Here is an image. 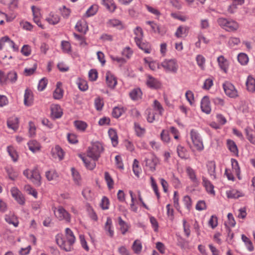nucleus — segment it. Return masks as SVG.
I'll return each instance as SVG.
<instances>
[{
	"label": "nucleus",
	"mask_w": 255,
	"mask_h": 255,
	"mask_svg": "<svg viewBox=\"0 0 255 255\" xmlns=\"http://www.w3.org/2000/svg\"><path fill=\"white\" fill-rule=\"evenodd\" d=\"M66 241L63 240L60 236L56 237V242L59 246L65 251H70L71 247L75 242V237L73 232L69 228L65 229Z\"/></svg>",
	"instance_id": "nucleus-1"
},
{
	"label": "nucleus",
	"mask_w": 255,
	"mask_h": 255,
	"mask_svg": "<svg viewBox=\"0 0 255 255\" xmlns=\"http://www.w3.org/2000/svg\"><path fill=\"white\" fill-rule=\"evenodd\" d=\"M160 65L166 73L176 74L179 69V65L176 59H165Z\"/></svg>",
	"instance_id": "nucleus-2"
},
{
	"label": "nucleus",
	"mask_w": 255,
	"mask_h": 255,
	"mask_svg": "<svg viewBox=\"0 0 255 255\" xmlns=\"http://www.w3.org/2000/svg\"><path fill=\"white\" fill-rule=\"evenodd\" d=\"M104 148L101 143L95 142L89 147L87 155L94 160H97L103 151Z\"/></svg>",
	"instance_id": "nucleus-3"
},
{
	"label": "nucleus",
	"mask_w": 255,
	"mask_h": 255,
	"mask_svg": "<svg viewBox=\"0 0 255 255\" xmlns=\"http://www.w3.org/2000/svg\"><path fill=\"white\" fill-rule=\"evenodd\" d=\"M217 21L220 26L229 32L235 31L239 27V24L235 20L221 17L218 19Z\"/></svg>",
	"instance_id": "nucleus-4"
},
{
	"label": "nucleus",
	"mask_w": 255,
	"mask_h": 255,
	"mask_svg": "<svg viewBox=\"0 0 255 255\" xmlns=\"http://www.w3.org/2000/svg\"><path fill=\"white\" fill-rule=\"evenodd\" d=\"M190 136L192 142L198 151H201L204 149L203 139L200 134L195 129L190 130Z\"/></svg>",
	"instance_id": "nucleus-5"
},
{
	"label": "nucleus",
	"mask_w": 255,
	"mask_h": 255,
	"mask_svg": "<svg viewBox=\"0 0 255 255\" xmlns=\"http://www.w3.org/2000/svg\"><path fill=\"white\" fill-rule=\"evenodd\" d=\"M17 80V73L14 71H10L6 74L2 71H0V84H6L7 83L14 84Z\"/></svg>",
	"instance_id": "nucleus-6"
},
{
	"label": "nucleus",
	"mask_w": 255,
	"mask_h": 255,
	"mask_svg": "<svg viewBox=\"0 0 255 255\" xmlns=\"http://www.w3.org/2000/svg\"><path fill=\"white\" fill-rule=\"evenodd\" d=\"M159 163V158L154 154L148 155L143 161L146 169L151 172H154L156 170V166Z\"/></svg>",
	"instance_id": "nucleus-7"
},
{
	"label": "nucleus",
	"mask_w": 255,
	"mask_h": 255,
	"mask_svg": "<svg viewBox=\"0 0 255 255\" xmlns=\"http://www.w3.org/2000/svg\"><path fill=\"white\" fill-rule=\"evenodd\" d=\"M23 174L36 186H39L41 185V176L37 169L31 171L28 169L25 170L23 171Z\"/></svg>",
	"instance_id": "nucleus-8"
},
{
	"label": "nucleus",
	"mask_w": 255,
	"mask_h": 255,
	"mask_svg": "<svg viewBox=\"0 0 255 255\" xmlns=\"http://www.w3.org/2000/svg\"><path fill=\"white\" fill-rule=\"evenodd\" d=\"M54 212L55 216L60 221H65L69 223L71 221L70 214L62 206L55 208Z\"/></svg>",
	"instance_id": "nucleus-9"
},
{
	"label": "nucleus",
	"mask_w": 255,
	"mask_h": 255,
	"mask_svg": "<svg viewBox=\"0 0 255 255\" xmlns=\"http://www.w3.org/2000/svg\"><path fill=\"white\" fill-rule=\"evenodd\" d=\"M225 94L231 98H236L238 97V92L235 86L229 82H226L223 85Z\"/></svg>",
	"instance_id": "nucleus-10"
},
{
	"label": "nucleus",
	"mask_w": 255,
	"mask_h": 255,
	"mask_svg": "<svg viewBox=\"0 0 255 255\" xmlns=\"http://www.w3.org/2000/svg\"><path fill=\"white\" fill-rule=\"evenodd\" d=\"M10 193L12 197L19 204L23 205L25 204L24 197L17 188L12 187L10 189Z\"/></svg>",
	"instance_id": "nucleus-11"
},
{
	"label": "nucleus",
	"mask_w": 255,
	"mask_h": 255,
	"mask_svg": "<svg viewBox=\"0 0 255 255\" xmlns=\"http://www.w3.org/2000/svg\"><path fill=\"white\" fill-rule=\"evenodd\" d=\"M107 86L111 89H115L117 84V80L115 75L110 71H108L105 75Z\"/></svg>",
	"instance_id": "nucleus-12"
},
{
	"label": "nucleus",
	"mask_w": 255,
	"mask_h": 255,
	"mask_svg": "<svg viewBox=\"0 0 255 255\" xmlns=\"http://www.w3.org/2000/svg\"><path fill=\"white\" fill-rule=\"evenodd\" d=\"M201 109L203 112L206 114H209L211 112V107L209 98L207 96H204L201 101Z\"/></svg>",
	"instance_id": "nucleus-13"
},
{
	"label": "nucleus",
	"mask_w": 255,
	"mask_h": 255,
	"mask_svg": "<svg viewBox=\"0 0 255 255\" xmlns=\"http://www.w3.org/2000/svg\"><path fill=\"white\" fill-rule=\"evenodd\" d=\"M146 83L147 86L151 89H158L161 86L159 81L149 75L147 76Z\"/></svg>",
	"instance_id": "nucleus-14"
},
{
	"label": "nucleus",
	"mask_w": 255,
	"mask_h": 255,
	"mask_svg": "<svg viewBox=\"0 0 255 255\" xmlns=\"http://www.w3.org/2000/svg\"><path fill=\"white\" fill-rule=\"evenodd\" d=\"M186 172L189 179L195 186H198L200 183V181L198 179L195 171L190 167L186 168Z\"/></svg>",
	"instance_id": "nucleus-15"
},
{
	"label": "nucleus",
	"mask_w": 255,
	"mask_h": 255,
	"mask_svg": "<svg viewBox=\"0 0 255 255\" xmlns=\"http://www.w3.org/2000/svg\"><path fill=\"white\" fill-rule=\"evenodd\" d=\"M7 126L9 128L14 131L18 129L19 127V119L16 117H12L8 119Z\"/></svg>",
	"instance_id": "nucleus-16"
},
{
	"label": "nucleus",
	"mask_w": 255,
	"mask_h": 255,
	"mask_svg": "<svg viewBox=\"0 0 255 255\" xmlns=\"http://www.w3.org/2000/svg\"><path fill=\"white\" fill-rule=\"evenodd\" d=\"M104 230L106 232V234L110 237H113L114 235V227L113 226V222L110 217H108L106 222L104 226Z\"/></svg>",
	"instance_id": "nucleus-17"
},
{
	"label": "nucleus",
	"mask_w": 255,
	"mask_h": 255,
	"mask_svg": "<svg viewBox=\"0 0 255 255\" xmlns=\"http://www.w3.org/2000/svg\"><path fill=\"white\" fill-rule=\"evenodd\" d=\"M218 65L225 73H227L229 68V61L223 56L221 55L217 58Z\"/></svg>",
	"instance_id": "nucleus-18"
},
{
	"label": "nucleus",
	"mask_w": 255,
	"mask_h": 255,
	"mask_svg": "<svg viewBox=\"0 0 255 255\" xmlns=\"http://www.w3.org/2000/svg\"><path fill=\"white\" fill-rule=\"evenodd\" d=\"M51 111L52 117L55 119L60 118L63 114L62 109L59 105L57 104L51 105Z\"/></svg>",
	"instance_id": "nucleus-19"
},
{
	"label": "nucleus",
	"mask_w": 255,
	"mask_h": 255,
	"mask_svg": "<svg viewBox=\"0 0 255 255\" xmlns=\"http://www.w3.org/2000/svg\"><path fill=\"white\" fill-rule=\"evenodd\" d=\"M207 167L208 173L210 175L211 179H215L216 178V175L215 172V162L213 161H208L207 164Z\"/></svg>",
	"instance_id": "nucleus-20"
},
{
	"label": "nucleus",
	"mask_w": 255,
	"mask_h": 255,
	"mask_svg": "<svg viewBox=\"0 0 255 255\" xmlns=\"http://www.w3.org/2000/svg\"><path fill=\"white\" fill-rule=\"evenodd\" d=\"M226 194L228 198L233 199H237L244 196L242 192L236 189L227 190Z\"/></svg>",
	"instance_id": "nucleus-21"
},
{
	"label": "nucleus",
	"mask_w": 255,
	"mask_h": 255,
	"mask_svg": "<svg viewBox=\"0 0 255 255\" xmlns=\"http://www.w3.org/2000/svg\"><path fill=\"white\" fill-rule=\"evenodd\" d=\"M227 146L228 149L234 155L238 156L239 153L238 149L236 143L231 139L227 140Z\"/></svg>",
	"instance_id": "nucleus-22"
},
{
	"label": "nucleus",
	"mask_w": 255,
	"mask_h": 255,
	"mask_svg": "<svg viewBox=\"0 0 255 255\" xmlns=\"http://www.w3.org/2000/svg\"><path fill=\"white\" fill-rule=\"evenodd\" d=\"M29 149L33 153H36L40 150V143L35 140H31L27 142Z\"/></svg>",
	"instance_id": "nucleus-23"
},
{
	"label": "nucleus",
	"mask_w": 255,
	"mask_h": 255,
	"mask_svg": "<svg viewBox=\"0 0 255 255\" xmlns=\"http://www.w3.org/2000/svg\"><path fill=\"white\" fill-rule=\"evenodd\" d=\"M60 20V17L58 14L51 12L46 18V20L52 25L57 24Z\"/></svg>",
	"instance_id": "nucleus-24"
},
{
	"label": "nucleus",
	"mask_w": 255,
	"mask_h": 255,
	"mask_svg": "<svg viewBox=\"0 0 255 255\" xmlns=\"http://www.w3.org/2000/svg\"><path fill=\"white\" fill-rule=\"evenodd\" d=\"M5 220L7 223L13 225L15 227H17L19 224L17 217L12 213L5 215Z\"/></svg>",
	"instance_id": "nucleus-25"
},
{
	"label": "nucleus",
	"mask_w": 255,
	"mask_h": 255,
	"mask_svg": "<svg viewBox=\"0 0 255 255\" xmlns=\"http://www.w3.org/2000/svg\"><path fill=\"white\" fill-rule=\"evenodd\" d=\"M71 171L73 180L75 184L78 186H81L82 179L78 171L76 170L74 167L71 168Z\"/></svg>",
	"instance_id": "nucleus-26"
},
{
	"label": "nucleus",
	"mask_w": 255,
	"mask_h": 255,
	"mask_svg": "<svg viewBox=\"0 0 255 255\" xmlns=\"http://www.w3.org/2000/svg\"><path fill=\"white\" fill-rule=\"evenodd\" d=\"M246 86L249 91L251 92L255 91V79L253 76H249L248 77L246 81Z\"/></svg>",
	"instance_id": "nucleus-27"
},
{
	"label": "nucleus",
	"mask_w": 255,
	"mask_h": 255,
	"mask_svg": "<svg viewBox=\"0 0 255 255\" xmlns=\"http://www.w3.org/2000/svg\"><path fill=\"white\" fill-rule=\"evenodd\" d=\"M203 185L205 187L207 191L210 193L214 194V186L211 182L204 176L202 177Z\"/></svg>",
	"instance_id": "nucleus-28"
},
{
	"label": "nucleus",
	"mask_w": 255,
	"mask_h": 255,
	"mask_svg": "<svg viewBox=\"0 0 255 255\" xmlns=\"http://www.w3.org/2000/svg\"><path fill=\"white\" fill-rule=\"evenodd\" d=\"M108 133L113 145L114 147L116 146L118 144V137L116 130L110 128L109 130Z\"/></svg>",
	"instance_id": "nucleus-29"
},
{
	"label": "nucleus",
	"mask_w": 255,
	"mask_h": 255,
	"mask_svg": "<svg viewBox=\"0 0 255 255\" xmlns=\"http://www.w3.org/2000/svg\"><path fill=\"white\" fill-rule=\"evenodd\" d=\"M134 34L135 35L134 39L135 43H139L140 41H142L143 34L141 27L137 26L134 29Z\"/></svg>",
	"instance_id": "nucleus-30"
},
{
	"label": "nucleus",
	"mask_w": 255,
	"mask_h": 255,
	"mask_svg": "<svg viewBox=\"0 0 255 255\" xmlns=\"http://www.w3.org/2000/svg\"><path fill=\"white\" fill-rule=\"evenodd\" d=\"M188 29V27L187 26H179L175 33V36L177 38H181L183 36H186Z\"/></svg>",
	"instance_id": "nucleus-31"
},
{
	"label": "nucleus",
	"mask_w": 255,
	"mask_h": 255,
	"mask_svg": "<svg viewBox=\"0 0 255 255\" xmlns=\"http://www.w3.org/2000/svg\"><path fill=\"white\" fill-rule=\"evenodd\" d=\"M134 129L136 135L140 137L144 136L146 131L145 128L141 127L137 123L134 124Z\"/></svg>",
	"instance_id": "nucleus-32"
},
{
	"label": "nucleus",
	"mask_w": 255,
	"mask_h": 255,
	"mask_svg": "<svg viewBox=\"0 0 255 255\" xmlns=\"http://www.w3.org/2000/svg\"><path fill=\"white\" fill-rule=\"evenodd\" d=\"M75 28L80 32L85 33L88 30V26L85 21L80 20L77 22Z\"/></svg>",
	"instance_id": "nucleus-33"
},
{
	"label": "nucleus",
	"mask_w": 255,
	"mask_h": 255,
	"mask_svg": "<svg viewBox=\"0 0 255 255\" xmlns=\"http://www.w3.org/2000/svg\"><path fill=\"white\" fill-rule=\"evenodd\" d=\"M129 96L132 100L137 101L141 99L142 92L139 88L134 89L130 92Z\"/></svg>",
	"instance_id": "nucleus-34"
},
{
	"label": "nucleus",
	"mask_w": 255,
	"mask_h": 255,
	"mask_svg": "<svg viewBox=\"0 0 255 255\" xmlns=\"http://www.w3.org/2000/svg\"><path fill=\"white\" fill-rule=\"evenodd\" d=\"M33 101L31 92L28 89L25 90L24 96V102L26 106H31Z\"/></svg>",
	"instance_id": "nucleus-35"
},
{
	"label": "nucleus",
	"mask_w": 255,
	"mask_h": 255,
	"mask_svg": "<svg viewBox=\"0 0 255 255\" xmlns=\"http://www.w3.org/2000/svg\"><path fill=\"white\" fill-rule=\"evenodd\" d=\"M45 177L48 181L56 180L58 177V174L54 170H50L45 172Z\"/></svg>",
	"instance_id": "nucleus-36"
},
{
	"label": "nucleus",
	"mask_w": 255,
	"mask_h": 255,
	"mask_svg": "<svg viewBox=\"0 0 255 255\" xmlns=\"http://www.w3.org/2000/svg\"><path fill=\"white\" fill-rule=\"evenodd\" d=\"M81 157L87 168L92 170L96 167L95 161L93 159L90 160L87 157L81 156Z\"/></svg>",
	"instance_id": "nucleus-37"
},
{
	"label": "nucleus",
	"mask_w": 255,
	"mask_h": 255,
	"mask_svg": "<svg viewBox=\"0 0 255 255\" xmlns=\"http://www.w3.org/2000/svg\"><path fill=\"white\" fill-rule=\"evenodd\" d=\"M7 151L13 161L15 162L17 160L18 155L16 150L13 146H8L7 147Z\"/></svg>",
	"instance_id": "nucleus-38"
},
{
	"label": "nucleus",
	"mask_w": 255,
	"mask_h": 255,
	"mask_svg": "<svg viewBox=\"0 0 255 255\" xmlns=\"http://www.w3.org/2000/svg\"><path fill=\"white\" fill-rule=\"evenodd\" d=\"M247 139L253 144L255 145V136L253 133V129L247 127L245 129Z\"/></svg>",
	"instance_id": "nucleus-39"
},
{
	"label": "nucleus",
	"mask_w": 255,
	"mask_h": 255,
	"mask_svg": "<svg viewBox=\"0 0 255 255\" xmlns=\"http://www.w3.org/2000/svg\"><path fill=\"white\" fill-rule=\"evenodd\" d=\"M52 153L55 157L57 156L59 160H62L64 157V151L59 145L55 146L53 149Z\"/></svg>",
	"instance_id": "nucleus-40"
},
{
	"label": "nucleus",
	"mask_w": 255,
	"mask_h": 255,
	"mask_svg": "<svg viewBox=\"0 0 255 255\" xmlns=\"http://www.w3.org/2000/svg\"><path fill=\"white\" fill-rule=\"evenodd\" d=\"M137 46L146 53H150L151 51L150 45L148 43L142 42V41L136 43Z\"/></svg>",
	"instance_id": "nucleus-41"
},
{
	"label": "nucleus",
	"mask_w": 255,
	"mask_h": 255,
	"mask_svg": "<svg viewBox=\"0 0 255 255\" xmlns=\"http://www.w3.org/2000/svg\"><path fill=\"white\" fill-rule=\"evenodd\" d=\"M74 125L76 129L81 131H85L88 127L87 123L82 121H75Z\"/></svg>",
	"instance_id": "nucleus-42"
},
{
	"label": "nucleus",
	"mask_w": 255,
	"mask_h": 255,
	"mask_svg": "<svg viewBox=\"0 0 255 255\" xmlns=\"http://www.w3.org/2000/svg\"><path fill=\"white\" fill-rule=\"evenodd\" d=\"M102 4L110 11H114L116 8V6L113 0H102Z\"/></svg>",
	"instance_id": "nucleus-43"
},
{
	"label": "nucleus",
	"mask_w": 255,
	"mask_h": 255,
	"mask_svg": "<svg viewBox=\"0 0 255 255\" xmlns=\"http://www.w3.org/2000/svg\"><path fill=\"white\" fill-rule=\"evenodd\" d=\"M142 248L141 242L138 240H136L133 243L132 249L134 253L136 254L140 253Z\"/></svg>",
	"instance_id": "nucleus-44"
},
{
	"label": "nucleus",
	"mask_w": 255,
	"mask_h": 255,
	"mask_svg": "<svg viewBox=\"0 0 255 255\" xmlns=\"http://www.w3.org/2000/svg\"><path fill=\"white\" fill-rule=\"evenodd\" d=\"M177 152L178 156L181 158H187L188 153L186 149L183 146L179 145L177 147Z\"/></svg>",
	"instance_id": "nucleus-45"
},
{
	"label": "nucleus",
	"mask_w": 255,
	"mask_h": 255,
	"mask_svg": "<svg viewBox=\"0 0 255 255\" xmlns=\"http://www.w3.org/2000/svg\"><path fill=\"white\" fill-rule=\"evenodd\" d=\"M79 89L82 91H86L88 88L87 82L86 80L81 78H78L76 82Z\"/></svg>",
	"instance_id": "nucleus-46"
},
{
	"label": "nucleus",
	"mask_w": 255,
	"mask_h": 255,
	"mask_svg": "<svg viewBox=\"0 0 255 255\" xmlns=\"http://www.w3.org/2000/svg\"><path fill=\"white\" fill-rule=\"evenodd\" d=\"M153 108L155 111H156L159 115H162L164 109L159 101L156 100H154L153 104Z\"/></svg>",
	"instance_id": "nucleus-47"
},
{
	"label": "nucleus",
	"mask_w": 255,
	"mask_h": 255,
	"mask_svg": "<svg viewBox=\"0 0 255 255\" xmlns=\"http://www.w3.org/2000/svg\"><path fill=\"white\" fill-rule=\"evenodd\" d=\"M144 61L146 63L148 64L149 67L152 70H155L156 68L160 69L161 66L160 64L156 63L155 61H151L147 58H144Z\"/></svg>",
	"instance_id": "nucleus-48"
},
{
	"label": "nucleus",
	"mask_w": 255,
	"mask_h": 255,
	"mask_svg": "<svg viewBox=\"0 0 255 255\" xmlns=\"http://www.w3.org/2000/svg\"><path fill=\"white\" fill-rule=\"evenodd\" d=\"M118 220L120 230L123 234H125L128 229L129 226L127 223L122 220L121 217H119Z\"/></svg>",
	"instance_id": "nucleus-49"
},
{
	"label": "nucleus",
	"mask_w": 255,
	"mask_h": 255,
	"mask_svg": "<svg viewBox=\"0 0 255 255\" xmlns=\"http://www.w3.org/2000/svg\"><path fill=\"white\" fill-rule=\"evenodd\" d=\"M104 176L108 188L109 189H113L114 188V182L111 176L108 172H105L104 173Z\"/></svg>",
	"instance_id": "nucleus-50"
},
{
	"label": "nucleus",
	"mask_w": 255,
	"mask_h": 255,
	"mask_svg": "<svg viewBox=\"0 0 255 255\" xmlns=\"http://www.w3.org/2000/svg\"><path fill=\"white\" fill-rule=\"evenodd\" d=\"M242 240L244 242L247 248L250 252L254 250V248L251 241L245 235H242Z\"/></svg>",
	"instance_id": "nucleus-51"
},
{
	"label": "nucleus",
	"mask_w": 255,
	"mask_h": 255,
	"mask_svg": "<svg viewBox=\"0 0 255 255\" xmlns=\"http://www.w3.org/2000/svg\"><path fill=\"white\" fill-rule=\"evenodd\" d=\"M5 170L10 179L13 180L17 177V172L12 167L7 166L5 168Z\"/></svg>",
	"instance_id": "nucleus-52"
},
{
	"label": "nucleus",
	"mask_w": 255,
	"mask_h": 255,
	"mask_svg": "<svg viewBox=\"0 0 255 255\" xmlns=\"http://www.w3.org/2000/svg\"><path fill=\"white\" fill-rule=\"evenodd\" d=\"M161 140L166 143H169L170 140L169 131L166 129H163L160 133Z\"/></svg>",
	"instance_id": "nucleus-53"
},
{
	"label": "nucleus",
	"mask_w": 255,
	"mask_h": 255,
	"mask_svg": "<svg viewBox=\"0 0 255 255\" xmlns=\"http://www.w3.org/2000/svg\"><path fill=\"white\" fill-rule=\"evenodd\" d=\"M238 60L239 63L242 65H246L249 62L248 55L243 53H240L238 56Z\"/></svg>",
	"instance_id": "nucleus-54"
},
{
	"label": "nucleus",
	"mask_w": 255,
	"mask_h": 255,
	"mask_svg": "<svg viewBox=\"0 0 255 255\" xmlns=\"http://www.w3.org/2000/svg\"><path fill=\"white\" fill-rule=\"evenodd\" d=\"M98 10V6L96 4L91 5L86 11V15L90 17L96 13Z\"/></svg>",
	"instance_id": "nucleus-55"
},
{
	"label": "nucleus",
	"mask_w": 255,
	"mask_h": 255,
	"mask_svg": "<svg viewBox=\"0 0 255 255\" xmlns=\"http://www.w3.org/2000/svg\"><path fill=\"white\" fill-rule=\"evenodd\" d=\"M94 105L97 110L101 111L104 106L103 99L100 97H97L95 99Z\"/></svg>",
	"instance_id": "nucleus-56"
},
{
	"label": "nucleus",
	"mask_w": 255,
	"mask_h": 255,
	"mask_svg": "<svg viewBox=\"0 0 255 255\" xmlns=\"http://www.w3.org/2000/svg\"><path fill=\"white\" fill-rule=\"evenodd\" d=\"M196 60L198 66L201 69H204L205 59L204 56L201 55H198L196 56Z\"/></svg>",
	"instance_id": "nucleus-57"
},
{
	"label": "nucleus",
	"mask_w": 255,
	"mask_h": 255,
	"mask_svg": "<svg viewBox=\"0 0 255 255\" xmlns=\"http://www.w3.org/2000/svg\"><path fill=\"white\" fill-rule=\"evenodd\" d=\"M231 164L233 171L237 175L240 173V168L238 161L235 159H231Z\"/></svg>",
	"instance_id": "nucleus-58"
},
{
	"label": "nucleus",
	"mask_w": 255,
	"mask_h": 255,
	"mask_svg": "<svg viewBox=\"0 0 255 255\" xmlns=\"http://www.w3.org/2000/svg\"><path fill=\"white\" fill-rule=\"evenodd\" d=\"M132 53V50L128 46L124 48L122 52V55L128 59L131 57Z\"/></svg>",
	"instance_id": "nucleus-59"
},
{
	"label": "nucleus",
	"mask_w": 255,
	"mask_h": 255,
	"mask_svg": "<svg viewBox=\"0 0 255 255\" xmlns=\"http://www.w3.org/2000/svg\"><path fill=\"white\" fill-rule=\"evenodd\" d=\"M63 90L62 88H56L54 90L53 96L55 99L59 100L63 97Z\"/></svg>",
	"instance_id": "nucleus-60"
},
{
	"label": "nucleus",
	"mask_w": 255,
	"mask_h": 255,
	"mask_svg": "<svg viewBox=\"0 0 255 255\" xmlns=\"http://www.w3.org/2000/svg\"><path fill=\"white\" fill-rule=\"evenodd\" d=\"M82 195L87 200H91L93 198V194L91 189L86 187L82 191Z\"/></svg>",
	"instance_id": "nucleus-61"
},
{
	"label": "nucleus",
	"mask_w": 255,
	"mask_h": 255,
	"mask_svg": "<svg viewBox=\"0 0 255 255\" xmlns=\"http://www.w3.org/2000/svg\"><path fill=\"white\" fill-rule=\"evenodd\" d=\"M109 200L106 196H104L100 203V206L103 210H107L109 207Z\"/></svg>",
	"instance_id": "nucleus-62"
},
{
	"label": "nucleus",
	"mask_w": 255,
	"mask_h": 255,
	"mask_svg": "<svg viewBox=\"0 0 255 255\" xmlns=\"http://www.w3.org/2000/svg\"><path fill=\"white\" fill-rule=\"evenodd\" d=\"M124 109L119 107H115L112 112V115L115 118H118L124 113Z\"/></svg>",
	"instance_id": "nucleus-63"
},
{
	"label": "nucleus",
	"mask_w": 255,
	"mask_h": 255,
	"mask_svg": "<svg viewBox=\"0 0 255 255\" xmlns=\"http://www.w3.org/2000/svg\"><path fill=\"white\" fill-rule=\"evenodd\" d=\"M48 83V80L45 78H42L38 83V90L40 91H42L46 88Z\"/></svg>",
	"instance_id": "nucleus-64"
}]
</instances>
